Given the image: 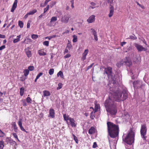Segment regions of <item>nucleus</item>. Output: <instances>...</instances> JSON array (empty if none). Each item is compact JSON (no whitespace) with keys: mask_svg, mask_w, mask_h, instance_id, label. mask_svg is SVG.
Listing matches in <instances>:
<instances>
[{"mask_svg":"<svg viewBox=\"0 0 149 149\" xmlns=\"http://www.w3.org/2000/svg\"><path fill=\"white\" fill-rule=\"evenodd\" d=\"M112 70V68L108 67L105 68L104 70V73L107 74L111 81L110 83L108 84L110 90L109 98L105 100L104 105L108 112L111 115H115L116 113L117 110L116 103L114 101L120 102L125 100L127 97V94L126 92L123 93L119 90H116L118 86L117 81L113 77Z\"/></svg>","mask_w":149,"mask_h":149,"instance_id":"1","label":"nucleus"},{"mask_svg":"<svg viewBox=\"0 0 149 149\" xmlns=\"http://www.w3.org/2000/svg\"><path fill=\"white\" fill-rule=\"evenodd\" d=\"M107 124L109 135L111 138L117 137L118 135L119 131L118 126L111 122H107Z\"/></svg>","mask_w":149,"mask_h":149,"instance_id":"2","label":"nucleus"},{"mask_svg":"<svg viewBox=\"0 0 149 149\" xmlns=\"http://www.w3.org/2000/svg\"><path fill=\"white\" fill-rule=\"evenodd\" d=\"M134 133L132 130H130L127 135L125 136L124 135L123 136V140L127 143L128 146H130L134 142Z\"/></svg>","mask_w":149,"mask_h":149,"instance_id":"3","label":"nucleus"},{"mask_svg":"<svg viewBox=\"0 0 149 149\" xmlns=\"http://www.w3.org/2000/svg\"><path fill=\"white\" fill-rule=\"evenodd\" d=\"M134 87L135 88H143L144 87L145 85L143 83L142 81L139 80H137L135 81L133 83Z\"/></svg>","mask_w":149,"mask_h":149,"instance_id":"4","label":"nucleus"},{"mask_svg":"<svg viewBox=\"0 0 149 149\" xmlns=\"http://www.w3.org/2000/svg\"><path fill=\"white\" fill-rule=\"evenodd\" d=\"M147 128L146 125L143 124L141 125L140 132L142 137L144 140L146 139V134Z\"/></svg>","mask_w":149,"mask_h":149,"instance_id":"5","label":"nucleus"},{"mask_svg":"<svg viewBox=\"0 0 149 149\" xmlns=\"http://www.w3.org/2000/svg\"><path fill=\"white\" fill-rule=\"evenodd\" d=\"M134 45L138 52L146 51L147 50L146 48L137 43H134Z\"/></svg>","mask_w":149,"mask_h":149,"instance_id":"6","label":"nucleus"},{"mask_svg":"<svg viewBox=\"0 0 149 149\" xmlns=\"http://www.w3.org/2000/svg\"><path fill=\"white\" fill-rule=\"evenodd\" d=\"M70 17V15H67L63 16L61 19V21L63 23H67L69 20Z\"/></svg>","mask_w":149,"mask_h":149,"instance_id":"7","label":"nucleus"},{"mask_svg":"<svg viewBox=\"0 0 149 149\" xmlns=\"http://www.w3.org/2000/svg\"><path fill=\"white\" fill-rule=\"evenodd\" d=\"M123 61L124 64L129 66L131 65L132 64L131 61L128 57H126L125 58L123 59Z\"/></svg>","mask_w":149,"mask_h":149,"instance_id":"8","label":"nucleus"},{"mask_svg":"<svg viewBox=\"0 0 149 149\" xmlns=\"http://www.w3.org/2000/svg\"><path fill=\"white\" fill-rule=\"evenodd\" d=\"M88 53V49L84 50V52L82 54V57L81 58V60L83 61H84L86 58V56Z\"/></svg>","mask_w":149,"mask_h":149,"instance_id":"9","label":"nucleus"},{"mask_svg":"<svg viewBox=\"0 0 149 149\" xmlns=\"http://www.w3.org/2000/svg\"><path fill=\"white\" fill-rule=\"evenodd\" d=\"M95 16L93 15L90 16L87 19V21L89 23H92L95 20Z\"/></svg>","mask_w":149,"mask_h":149,"instance_id":"10","label":"nucleus"},{"mask_svg":"<svg viewBox=\"0 0 149 149\" xmlns=\"http://www.w3.org/2000/svg\"><path fill=\"white\" fill-rule=\"evenodd\" d=\"M18 125L20 127V129L22 131L26 132L27 133V132L26 131V130L22 126V119L20 118L19 121L18 122Z\"/></svg>","mask_w":149,"mask_h":149,"instance_id":"11","label":"nucleus"},{"mask_svg":"<svg viewBox=\"0 0 149 149\" xmlns=\"http://www.w3.org/2000/svg\"><path fill=\"white\" fill-rule=\"evenodd\" d=\"M17 2L18 1L17 0H15L11 10V12H13L16 8L17 6Z\"/></svg>","mask_w":149,"mask_h":149,"instance_id":"12","label":"nucleus"},{"mask_svg":"<svg viewBox=\"0 0 149 149\" xmlns=\"http://www.w3.org/2000/svg\"><path fill=\"white\" fill-rule=\"evenodd\" d=\"M55 112L54 110L52 109H50L49 110V117L52 118L54 117Z\"/></svg>","mask_w":149,"mask_h":149,"instance_id":"13","label":"nucleus"},{"mask_svg":"<svg viewBox=\"0 0 149 149\" xmlns=\"http://www.w3.org/2000/svg\"><path fill=\"white\" fill-rule=\"evenodd\" d=\"M57 20V18L56 17H52L50 20V21L49 22V26H52V24L53 23L56 21Z\"/></svg>","mask_w":149,"mask_h":149,"instance_id":"14","label":"nucleus"},{"mask_svg":"<svg viewBox=\"0 0 149 149\" xmlns=\"http://www.w3.org/2000/svg\"><path fill=\"white\" fill-rule=\"evenodd\" d=\"M96 130L93 127H92L89 130L88 133L90 134H92L95 133L96 132Z\"/></svg>","mask_w":149,"mask_h":149,"instance_id":"15","label":"nucleus"},{"mask_svg":"<svg viewBox=\"0 0 149 149\" xmlns=\"http://www.w3.org/2000/svg\"><path fill=\"white\" fill-rule=\"evenodd\" d=\"M69 121L72 127H76V124L75 123V121L73 118H70Z\"/></svg>","mask_w":149,"mask_h":149,"instance_id":"16","label":"nucleus"},{"mask_svg":"<svg viewBox=\"0 0 149 149\" xmlns=\"http://www.w3.org/2000/svg\"><path fill=\"white\" fill-rule=\"evenodd\" d=\"M25 52L28 58L30 57L31 56V52L27 49H25Z\"/></svg>","mask_w":149,"mask_h":149,"instance_id":"17","label":"nucleus"},{"mask_svg":"<svg viewBox=\"0 0 149 149\" xmlns=\"http://www.w3.org/2000/svg\"><path fill=\"white\" fill-rule=\"evenodd\" d=\"M63 117L64 118V120L66 121L67 123L68 124V120H70V118H71L69 117L68 115H66V114H64L63 115Z\"/></svg>","mask_w":149,"mask_h":149,"instance_id":"18","label":"nucleus"},{"mask_svg":"<svg viewBox=\"0 0 149 149\" xmlns=\"http://www.w3.org/2000/svg\"><path fill=\"white\" fill-rule=\"evenodd\" d=\"M90 4L91 6H90V8L92 9H94L96 8H97L99 6V5H97L96 4L93 2H91Z\"/></svg>","mask_w":149,"mask_h":149,"instance_id":"19","label":"nucleus"},{"mask_svg":"<svg viewBox=\"0 0 149 149\" xmlns=\"http://www.w3.org/2000/svg\"><path fill=\"white\" fill-rule=\"evenodd\" d=\"M141 58L139 56H138L134 59V61L136 63H138L140 61Z\"/></svg>","mask_w":149,"mask_h":149,"instance_id":"20","label":"nucleus"},{"mask_svg":"<svg viewBox=\"0 0 149 149\" xmlns=\"http://www.w3.org/2000/svg\"><path fill=\"white\" fill-rule=\"evenodd\" d=\"M124 64L123 59L122 60L118 62L116 64V65L118 68L120 67L122 65Z\"/></svg>","mask_w":149,"mask_h":149,"instance_id":"21","label":"nucleus"},{"mask_svg":"<svg viewBox=\"0 0 149 149\" xmlns=\"http://www.w3.org/2000/svg\"><path fill=\"white\" fill-rule=\"evenodd\" d=\"M38 53L40 56H45L46 54V53L43 50H40L38 51Z\"/></svg>","mask_w":149,"mask_h":149,"instance_id":"22","label":"nucleus"},{"mask_svg":"<svg viewBox=\"0 0 149 149\" xmlns=\"http://www.w3.org/2000/svg\"><path fill=\"white\" fill-rule=\"evenodd\" d=\"M43 96L44 97L49 96L50 95L49 92L48 91H45L43 92Z\"/></svg>","mask_w":149,"mask_h":149,"instance_id":"23","label":"nucleus"},{"mask_svg":"<svg viewBox=\"0 0 149 149\" xmlns=\"http://www.w3.org/2000/svg\"><path fill=\"white\" fill-rule=\"evenodd\" d=\"M21 37V35H20L17 36L16 39H14L13 40V42L14 43H16L20 40V38Z\"/></svg>","mask_w":149,"mask_h":149,"instance_id":"24","label":"nucleus"},{"mask_svg":"<svg viewBox=\"0 0 149 149\" xmlns=\"http://www.w3.org/2000/svg\"><path fill=\"white\" fill-rule=\"evenodd\" d=\"M137 37H136L134 35H133L130 36L127 39H130L134 40L137 39Z\"/></svg>","mask_w":149,"mask_h":149,"instance_id":"25","label":"nucleus"},{"mask_svg":"<svg viewBox=\"0 0 149 149\" xmlns=\"http://www.w3.org/2000/svg\"><path fill=\"white\" fill-rule=\"evenodd\" d=\"M73 38V39L72 40V41L73 42H76L77 41V36L75 35H74L72 36Z\"/></svg>","mask_w":149,"mask_h":149,"instance_id":"26","label":"nucleus"},{"mask_svg":"<svg viewBox=\"0 0 149 149\" xmlns=\"http://www.w3.org/2000/svg\"><path fill=\"white\" fill-rule=\"evenodd\" d=\"M57 75L58 77L60 76V77L63 78V74L62 72L61 71H60L58 72V73Z\"/></svg>","mask_w":149,"mask_h":149,"instance_id":"27","label":"nucleus"},{"mask_svg":"<svg viewBox=\"0 0 149 149\" xmlns=\"http://www.w3.org/2000/svg\"><path fill=\"white\" fill-rule=\"evenodd\" d=\"M37 11L36 9H34L30 11L28 13L29 15H32L36 13Z\"/></svg>","mask_w":149,"mask_h":149,"instance_id":"28","label":"nucleus"},{"mask_svg":"<svg viewBox=\"0 0 149 149\" xmlns=\"http://www.w3.org/2000/svg\"><path fill=\"white\" fill-rule=\"evenodd\" d=\"M24 75L25 76H27L29 74V71L28 69H25L24 71Z\"/></svg>","mask_w":149,"mask_h":149,"instance_id":"29","label":"nucleus"},{"mask_svg":"<svg viewBox=\"0 0 149 149\" xmlns=\"http://www.w3.org/2000/svg\"><path fill=\"white\" fill-rule=\"evenodd\" d=\"M10 143L11 145H14V147H15V146L17 145L16 142L13 140H10Z\"/></svg>","mask_w":149,"mask_h":149,"instance_id":"30","label":"nucleus"},{"mask_svg":"<svg viewBox=\"0 0 149 149\" xmlns=\"http://www.w3.org/2000/svg\"><path fill=\"white\" fill-rule=\"evenodd\" d=\"M24 89L23 87H22L20 89V95L21 96H22L24 94Z\"/></svg>","mask_w":149,"mask_h":149,"instance_id":"31","label":"nucleus"},{"mask_svg":"<svg viewBox=\"0 0 149 149\" xmlns=\"http://www.w3.org/2000/svg\"><path fill=\"white\" fill-rule=\"evenodd\" d=\"M95 113V112L93 111L90 114V118L92 119H94L95 118L94 113Z\"/></svg>","mask_w":149,"mask_h":149,"instance_id":"32","label":"nucleus"},{"mask_svg":"<svg viewBox=\"0 0 149 149\" xmlns=\"http://www.w3.org/2000/svg\"><path fill=\"white\" fill-rule=\"evenodd\" d=\"M139 39L140 40V41H142L145 44L147 45L146 41L143 38H139Z\"/></svg>","mask_w":149,"mask_h":149,"instance_id":"33","label":"nucleus"},{"mask_svg":"<svg viewBox=\"0 0 149 149\" xmlns=\"http://www.w3.org/2000/svg\"><path fill=\"white\" fill-rule=\"evenodd\" d=\"M54 69L53 68H51V69H50L49 70V73L50 75H52L54 74Z\"/></svg>","mask_w":149,"mask_h":149,"instance_id":"34","label":"nucleus"},{"mask_svg":"<svg viewBox=\"0 0 149 149\" xmlns=\"http://www.w3.org/2000/svg\"><path fill=\"white\" fill-rule=\"evenodd\" d=\"M26 101L29 104H31V103L32 100L30 97H28L26 98Z\"/></svg>","mask_w":149,"mask_h":149,"instance_id":"35","label":"nucleus"},{"mask_svg":"<svg viewBox=\"0 0 149 149\" xmlns=\"http://www.w3.org/2000/svg\"><path fill=\"white\" fill-rule=\"evenodd\" d=\"M18 25L20 28H22L23 27V23L22 21H19Z\"/></svg>","mask_w":149,"mask_h":149,"instance_id":"36","label":"nucleus"},{"mask_svg":"<svg viewBox=\"0 0 149 149\" xmlns=\"http://www.w3.org/2000/svg\"><path fill=\"white\" fill-rule=\"evenodd\" d=\"M72 136L73 137V139L75 141L76 143H78V140L77 137L73 134H72Z\"/></svg>","mask_w":149,"mask_h":149,"instance_id":"37","label":"nucleus"},{"mask_svg":"<svg viewBox=\"0 0 149 149\" xmlns=\"http://www.w3.org/2000/svg\"><path fill=\"white\" fill-rule=\"evenodd\" d=\"M99 109V105L98 104H96L95 103V111L94 112H95L97 111Z\"/></svg>","mask_w":149,"mask_h":149,"instance_id":"38","label":"nucleus"},{"mask_svg":"<svg viewBox=\"0 0 149 149\" xmlns=\"http://www.w3.org/2000/svg\"><path fill=\"white\" fill-rule=\"evenodd\" d=\"M63 84L62 83H60L58 84V87L57 88V89L58 90L61 89L62 87Z\"/></svg>","mask_w":149,"mask_h":149,"instance_id":"39","label":"nucleus"},{"mask_svg":"<svg viewBox=\"0 0 149 149\" xmlns=\"http://www.w3.org/2000/svg\"><path fill=\"white\" fill-rule=\"evenodd\" d=\"M72 47V45L70 43V42L69 41H68V43L67 46V48H68V49H70L71 47Z\"/></svg>","mask_w":149,"mask_h":149,"instance_id":"40","label":"nucleus"},{"mask_svg":"<svg viewBox=\"0 0 149 149\" xmlns=\"http://www.w3.org/2000/svg\"><path fill=\"white\" fill-rule=\"evenodd\" d=\"M3 141H0V149H3L4 146Z\"/></svg>","mask_w":149,"mask_h":149,"instance_id":"41","label":"nucleus"},{"mask_svg":"<svg viewBox=\"0 0 149 149\" xmlns=\"http://www.w3.org/2000/svg\"><path fill=\"white\" fill-rule=\"evenodd\" d=\"M114 11L110 10V13L108 14V16L109 17H111L113 15Z\"/></svg>","mask_w":149,"mask_h":149,"instance_id":"42","label":"nucleus"},{"mask_svg":"<svg viewBox=\"0 0 149 149\" xmlns=\"http://www.w3.org/2000/svg\"><path fill=\"white\" fill-rule=\"evenodd\" d=\"M49 6L47 5L46 8L44 9V13H45L49 9Z\"/></svg>","mask_w":149,"mask_h":149,"instance_id":"43","label":"nucleus"},{"mask_svg":"<svg viewBox=\"0 0 149 149\" xmlns=\"http://www.w3.org/2000/svg\"><path fill=\"white\" fill-rule=\"evenodd\" d=\"M49 41H45L43 42V45L47 47L49 46Z\"/></svg>","mask_w":149,"mask_h":149,"instance_id":"44","label":"nucleus"},{"mask_svg":"<svg viewBox=\"0 0 149 149\" xmlns=\"http://www.w3.org/2000/svg\"><path fill=\"white\" fill-rule=\"evenodd\" d=\"M74 0H71L70 1V3H71V7L72 8H74Z\"/></svg>","mask_w":149,"mask_h":149,"instance_id":"45","label":"nucleus"},{"mask_svg":"<svg viewBox=\"0 0 149 149\" xmlns=\"http://www.w3.org/2000/svg\"><path fill=\"white\" fill-rule=\"evenodd\" d=\"M38 37V36L37 35L33 34L31 36V38L33 39H36Z\"/></svg>","mask_w":149,"mask_h":149,"instance_id":"46","label":"nucleus"},{"mask_svg":"<svg viewBox=\"0 0 149 149\" xmlns=\"http://www.w3.org/2000/svg\"><path fill=\"white\" fill-rule=\"evenodd\" d=\"M22 104L24 106H26L27 105L26 100L24 99L22 100Z\"/></svg>","mask_w":149,"mask_h":149,"instance_id":"47","label":"nucleus"},{"mask_svg":"<svg viewBox=\"0 0 149 149\" xmlns=\"http://www.w3.org/2000/svg\"><path fill=\"white\" fill-rule=\"evenodd\" d=\"M28 70L30 71H31L34 69V67L33 66H29L28 68Z\"/></svg>","mask_w":149,"mask_h":149,"instance_id":"48","label":"nucleus"},{"mask_svg":"<svg viewBox=\"0 0 149 149\" xmlns=\"http://www.w3.org/2000/svg\"><path fill=\"white\" fill-rule=\"evenodd\" d=\"M125 148L126 149H133L132 148V145H130V146L126 145L125 146Z\"/></svg>","mask_w":149,"mask_h":149,"instance_id":"49","label":"nucleus"},{"mask_svg":"<svg viewBox=\"0 0 149 149\" xmlns=\"http://www.w3.org/2000/svg\"><path fill=\"white\" fill-rule=\"evenodd\" d=\"M42 74L43 73L42 72H40L38 74L36 77V79H38Z\"/></svg>","mask_w":149,"mask_h":149,"instance_id":"50","label":"nucleus"},{"mask_svg":"<svg viewBox=\"0 0 149 149\" xmlns=\"http://www.w3.org/2000/svg\"><path fill=\"white\" fill-rule=\"evenodd\" d=\"M91 30L92 31V32L94 36L97 34L96 32L94 29H91Z\"/></svg>","mask_w":149,"mask_h":149,"instance_id":"51","label":"nucleus"},{"mask_svg":"<svg viewBox=\"0 0 149 149\" xmlns=\"http://www.w3.org/2000/svg\"><path fill=\"white\" fill-rule=\"evenodd\" d=\"M4 136V134L0 130V137H3Z\"/></svg>","mask_w":149,"mask_h":149,"instance_id":"52","label":"nucleus"},{"mask_svg":"<svg viewBox=\"0 0 149 149\" xmlns=\"http://www.w3.org/2000/svg\"><path fill=\"white\" fill-rule=\"evenodd\" d=\"M110 147L111 149H116V146L114 145V143H113V145H110Z\"/></svg>","mask_w":149,"mask_h":149,"instance_id":"53","label":"nucleus"},{"mask_svg":"<svg viewBox=\"0 0 149 149\" xmlns=\"http://www.w3.org/2000/svg\"><path fill=\"white\" fill-rule=\"evenodd\" d=\"M12 134L15 138L17 139L18 137L16 133H13Z\"/></svg>","mask_w":149,"mask_h":149,"instance_id":"54","label":"nucleus"},{"mask_svg":"<svg viewBox=\"0 0 149 149\" xmlns=\"http://www.w3.org/2000/svg\"><path fill=\"white\" fill-rule=\"evenodd\" d=\"M13 127H14V129L15 130L17 129V125L16 124V123L15 122H14L13 123Z\"/></svg>","mask_w":149,"mask_h":149,"instance_id":"55","label":"nucleus"},{"mask_svg":"<svg viewBox=\"0 0 149 149\" xmlns=\"http://www.w3.org/2000/svg\"><path fill=\"white\" fill-rule=\"evenodd\" d=\"M71 56V55L70 54H68L65 55L64 56L65 58H67L70 57Z\"/></svg>","mask_w":149,"mask_h":149,"instance_id":"56","label":"nucleus"},{"mask_svg":"<svg viewBox=\"0 0 149 149\" xmlns=\"http://www.w3.org/2000/svg\"><path fill=\"white\" fill-rule=\"evenodd\" d=\"M6 47L5 45H3L0 47V50H1L3 49H4Z\"/></svg>","mask_w":149,"mask_h":149,"instance_id":"57","label":"nucleus"},{"mask_svg":"<svg viewBox=\"0 0 149 149\" xmlns=\"http://www.w3.org/2000/svg\"><path fill=\"white\" fill-rule=\"evenodd\" d=\"M97 147V144L96 142H95L93 143V148H95Z\"/></svg>","mask_w":149,"mask_h":149,"instance_id":"58","label":"nucleus"},{"mask_svg":"<svg viewBox=\"0 0 149 149\" xmlns=\"http://www.w3.org/2000/svg\"><path fill=\"white\" fill-rule=\"evenodd\" d=\"M93 63H92L90 65L88 66L86 70H87L91 68L93 65Z\"/></svg>","mask_w":149,"mask_h":149,"instance_id":"59","label":"nucleus"},{"mask_svg":"<svg viewBox=\"0 0 149 149\" xmlns=\"http://www.w3.org/2000/svg\"><path fill=\"white\" fill-rule=\"evenodd\" d=\"M56 3V2H52V3H51V4L50 5V6L52 8V7L54 6V5H55Z\"/></svg>","mask_w":149,"mask_h":149,"instance_id":"60","label":"nucleus"},{"mask_svg":"<svg viewBox=\"0 0 149 149\" xmlns=\"http://www.w3.org/2000/svg\"><path fill=\"white\" fill-rule=\"evenodd\" d=\"M6 38V36L4 35H2L0 34V38Z\"/></svg>","mask_w":149,"mask_h":149,"instance_id":"61","label":"nucleus"},{"mask_svg":"<svg viewBox=\"0 0 149 149\" xmlns=\"http://www.w3.org/2000/svg\"><path fill=\"white\" fill-rule=\"evenodd\" d=\"M137 4L143 9H144V7L143 6L140 4L138 2L137 3Z\"/></svg>","mask_w":149,"mask_h":149,"instance_id":"62","label":"nucleus"},{"mask_svg":"<svg viewBox=\"0 0 149 149\" xmlns=\"http://www.w3.org/2000/svg\"><path fill=\"white\" fill-rule=\"evenodd\" d=\"M110 10L114 11L113 7V6L111 5H110Z\"/></svg>","mask_w":149,"mask_h":149,"instance_id":"63","label":"nucleus"},{"mask_svg":"<svg viewBox=\"0 0 149 149\" xmlns=\"http://www.w3.org/2000/svg\"><path fill=\"white\" fill-rule=\"evenodd\" d=\"M94 36V39H95V40L96 41H97L98 40V38L97 37V34L95 35Z\"/></svg>","mask_w":149,"mask_h":149,"instance_id":"64","label":"nucleus"}]
</instances>
